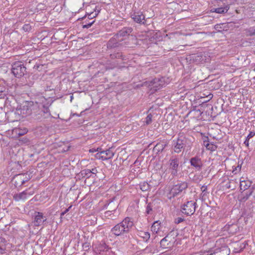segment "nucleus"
I'll return each mask as SVG.
<instances>
[{
	"label": "nucleus",
	"mask_w": 255,
	"mask_h": 255,
	"mask_svg": "<svg viewBox=\"0 0 255 255\" xmlns=\"http://www.w3.org/2000/svg\"><path fill=\"white\" fill-rule=\"evenodd\" d=\"M133 226V221L126 217L121 222L111 229V232L115 236H121L128 234Z\"/></svg>",
	"instance_id": "obj_1"
},
{
	"label": "nucleus",
	"mask_w": 255,
	"mask_h": 255,
	"mask_svg": "<svg viewBox=\"0 0 255 255\" xmlns=\"http://www.w3.org/2000/svg\"><path fill=\"white\" fill-rule=\"evenodd\" d=\"M193 138L191 136H186L182 134H180L176 140L173 141V148L175 152L180 153L185 147H190L191 146Z\"/></svg>",
	"instance_id": "obj_2"
},
{
	"label": "nucleus",
	"mask_w": 255,
	"mask_h": 255,
	"mask_svg": "<svg viewBox=\"0 0 255 255\" xmlns=\"http://www.w3.org/2000/svg\"><path fill=\"white\" fill-rule=\"evenodd\" d=\"M11 72L16 77L20 78L24 75L26 68L22 62L16 61L12 65Z\"/></svg>",
	"instance_id": "obj_3"
},
{
	"label": "nucleus",
	"mask_w": 255,
	"mask_h": 255,
	"mask_svg": "<svg viewBox=\"0 0 255 255\" xmlns=\"http://www.w3.org/2000/svg\"><path fill=\"white\" fill-rule=\"evenodd\" d=\"M196 202L193 201L186 202L181 206V212L187 215L190 216L194 214L196 210Z\"/></svg>",
	"instance_id": "obj_4"
},
{
	"label": "nucleus",
	"mask_w": 255,
	"mask_h": 255,
	"mask_svg": "<svg viewBox=\"0 0 255 255\" xmlns=\"http://www.w3.org/2000/svg\"><path fill=\"white\" fill-rule=\"evenodd\" d=\"M188 186L187 182L185 181L178 183L177 184L173 185L169 193V194L171 195L170 198L177 196L183 190L187 189Z\"/></svg>",
	"instance_id": "obj_5"
},
{
	"label": "nucleus",
	"mask_w": 255,
	"mask_h": 255,
	"mask_svg": "<svg viewBox=\"0 0 255 255\" xmlns=\"http://www.w3.org/2000/svg\"><path fill=\"white\" fill-rule=\"evenodd\" d=\"M179 159L176 157H172L169 160V170L171 175L174 176L178 175L179 171Z\"/></svg>",
	"instance_id": "obj_6"
},
{
	"label": "nucleus",
	"mask_w": 255,
	"mask_h": 255,
	"mask_svg": "<svg viewBox=\"0 0 255 255\" xmlns=\"http://www.w3.org/2000/svg\"><path fill=\"white\" fill-rule=\"evenodd\" d=\"M30 179V175L26 173L16 175L12 181L16 187H20Z\"/></svg>",
	"instance_id": "obj_7"
},
{
	"label": "nucleus",
	"mask_w": 255,
	"mask_h": 255,
	"mask_svg": "<svg viewBox=\"0 0 255 255\" xmlns=\"http://www.w3.org/2000/svg\"><path fill=\"white\" fill-rule=\"evenodd\" d=\"M130 17L134 22L139 24H145L146 23L145 15L140 11H134L131 13Z\"/></svg>",
	"instance_id": "obj_8"
},
{
	"label": "nucleus",
	"mask_w": 255,
	"mask_h": 255,
	"mask_svg": "<svg viewBox=\"0 0 255 255\" xmlns=\"http://www.w3.org/2000/svg\"><path fill=\"white\" fill-rule=\"evenodd\" d=\"M165 85L164 80L163 78L161 79L155 78L153 79L150 84V86L152 87L155 91L160 89Z\"/></svg>",
	"instance_id": "obj_9"
},
{
	"label": "nucleus",
	"mask_w": 255,
	"mask_h": 255,
	"mask_svg": "<svg viewBox=\"0 0 255 255\" xmlns=\"http://www.w3.org/2000/svg\"><path fill=\"white\" fill-rule=\"evenodd\" d=\"M190 163L191 165L194 167L197 171H200L203 166V163L201 158L198 156L192 157L190 160Z\"/></svg>",
	"instance_id": "obj_10"
},
{
	"label": "nucleus",
	"mask_w": 255,
	"mask_h": 255,
	"mask_svg": "<svg viewBox=\"0 0 255 255\" xmlns=\"http://www.w3.org/2000/svg\"><path fill=\"white\" fill-rule=\"evenodd\" d=\"M46 218L41 212H35L34 224L35 226H39L43 224L46 221Z\"/></svg>",
	"instance_id": "obj_11"
},
{
	"label": "nucleus",
	"mask_w": 255,
	"mask_h": 255,
	"mask_svg": "<svg viewBox=\"0 0 255 255\" xmlns=\"http://www.w3.org/2000/svg\"><path fill=\"white\" fill-rule=\"evenodd\" d=\"M45 115H46L47 116L50 115L49 110L47 108H46L44 111L39 110L37 114H34L32 115V118L35 120L41 121L45 118V117H43Z\"/></svg>",
	"instance_id": "obj_12"
},
{
	"label": "nucleus",
	"mask_w": 255,
	"mask_h": 255,
	"mask_svg": "<svg viewBox=\"0 0 255 255\" xmlns=\"http://www.w3.org/2000/svg\"><path fill=\"white\" fill-rule=\"evenodd\" d=\"M119 37L116 35H114L113 37L111 38L107 43V47L108 48H113L117 47H119L121 43L119 41H121L122 39H118Z\"/></svg>",
	"instance_id": "obj_13"
},
{
	"label": "nucleus",
	"mask_w": 255,
	"mask_h": 255,
	"mask_svg": "<svg viewBox=\"0 0 255 255\" xmlns=\"http://www.w3.org/2000/svg\"><path fill=\"white\" fill-rule=\"evenodd\" d=\"M32 193H28L26 191H24L18 194H15L13 196V199L16 201L20 200H25L27 199L28 196L31 195Z\"/></svg>",
	"instance_id": "obj_14"
},
{
	"label": "nucleus",
	"mask_w": 255,
	"mask_h": 255,
	"mask_svg": "<svg viewBox=\"0 0 255 255\" xmlns=\"http://www.w3.org/2000/svg\"><path fill=\"white\" fill-rule=\"evenodd\" d=\"M166 146L167 143L165 141L158 142L153 148V152H155L156 154H158L162 152Z\"/></svg>",
	"instance_id": "obj_15"
},
{
	"label": "nucleus",
	"mask_w": 255,
	"mask_h": 255,
	"mask_svg": "<svg viewBox=\"0 0 255 255\" xmlns=\"http://www.w3.org/2000/svg\"><path fill=\"white\" fill-rule=\"evenodd\" d=\"M132 29L131 27H124L122 29L120 30L117 34H116L119 38L124 37L129 35L132 32Z\"/></svg>",
	"instance_id": "obj_16"
},
{
	"label": "nucleus",
	"mask_w": 255,
	"mask_h": 255,
	"mask_svg": "<svg viewBox=\"0 0 255 255\" xmlns=\"http://www.w3.org/2000/svg\"><path fill=\"white\" fill-rule=\"evenodd\" d=\"M6 241L2 237H0V255H6V252H5V248L3 247Z\"/></svg>",
	"instance_id": "obj_17"
},
{
	"label": "nucleus",
	"mask_w": 255,
	"mask_h": 255,
	"mask_svg": "<svg viewBox=\"0 0 255 255\" xmlns=\"http://www.w3.org/2000/svg\"><path fill=\"white\" fill-rule=\"evenodd\" d=\"M101 153L104 155V158H107V160L112 158L114 155V153L110 148L106 150L101 151Z\"/></svg>",
	"instance_id": "obj_18"
},
{
	"label": "nucleus",
	"mask_w": 255,
	"mask_h": 255,
	"mask_svg": "<svg viewBox=\"0 0 255 255\" xmlns=\"http://www.w3.org/2000/svg\"><path fill=\"white\" fill-rule=\"evenodd\" d=\"M92 173H94V172L91 171L90 169H85L82 170L79 173V175L82 177H86L89 178L91 177Z\"/></svg>",
	"instance_id": "obj_19"
},
{
	"label": "nucleus",
	"mask_w": 255,
	"mask_h": 255,
	"mask_svg": "<svg viewBox=\"0 0 255 255\" xmlns=\"http://www.w3.org/2000/svg\"><path fill=\"white\" fill-rule=\"evenodd\" d=\"M100 12V9H97V7L96 6L94 9V11L87 14V15H88L87 18L89 20H92L94 18L96 17L99 14ZM86 15H87V14L86 15Z\"/></svg>",
	"instance_id": "obj_20"
},
{
	"label": "nucleus",
	"mask_w": 255,
	"mask_h": 255,
	"mask_svg": "<svg viewBox=\"0 0 255 255\" xmlns=\"http://www.w3.org/2000/svg\"><path fill=\"white\" fill-rule=\"evenodd\" d=\"M118 204L115 203L113 200H111L107 205V208L112 211V212L115 211L118 208Z\"/></svg>",
	"instance_id": "obj_21"
},
{
	"label": "nucleus",
	"mask_w": 255,
	"mask_h": 255,
	"mask_svg": "<svg viewBox=\"0 0 255 255\" xmlns=\"http://www.w3.org/2000/svg\"><path fill=\"white\" fill-rule=\"evenodd\" d=\"M138 236L142 238L144 241L147 242L150 238V234L147 232H140L138 233Z\"/></svg>",
	"instance_id": "obj_22"
},
{
	"label": "nucleus",
	"mask_w": 255,
	"mask_h": 255,
	"mask_svg": "<svg viewBox=\"0 0 255 255\" xmlns=\"http://www.w3.org/2000/svg\"><path fill=\"white\" fill-rule=\"evenodd\" d=\"M229 9V6L226 5L225 7H220L214 9V11L218 13H225L227 12Z\"/></svg>",
	"instance_id": "obj_23"
},
{
	"label": "nucleus",
	"mask_w": 255,
	"mask_h": 255,
	"mask_svg": "<svg viewBox=\"0 0 255 255\" xmlns=\"http://www.w3.org/2000/svg\"><path fill=\"white\" fill-rule=\"evenodd\" d=\"M167 238V236H166L165 238H164L160 241V247L163 249H167L168 248V245L170 243V242L168 241Z\"/></svg>",
	"instance_id": "obj_24"
},
{
	"label": "nucleus",
	"mask_w": 255,
	"mask_h": 255,
	"mask_svg": "<svg viewBox=\"0 0 255 255\" xmlns=\"http://www.w3.org/2000/svg\"><path fill=\"white\" fill-rule=\"evenodd\" d=\"M94 22L95 20L91 21V20H89L87 18L85 20V21L83 22L82 27L83 28H89L92 25V24Z\"/></svg>",
	"instance_id": "obj_25"
},
{
	"label": "nucleus",
	"mask_w": 255,
	"mask_h": 255,
	"mask_svg": "<svg viewBox=\"0 0 255 255\" xmlns=\"http://www.w3.org/2000/svg\"><path fill=\"white\" fill-rule=\"evenodd\" d=\"M140 189L142 191H146L150 189V185L146 182H141L139 184Z\"/></svg>",
	"instance_id": "obj_26"
},
{
	"label": "nucleus",
	"mask_w": 255,
	"mask_h": 255,
	"mask_svg": "<svg viewBox=\"0 0 255 255\" xmlns=\"http://www.w3.org/2000/svg\"><path fill=\"white\" fill-rule=\"evenodd\" d=\"M251 196V193H245L239 197V200L241 202H245Z\"/></svg>",
	"instance_id": "obj_27"
},
{
	"label": "nucleus",
	"mask_w": 255,
	"mask_h": 255,
	"mask_svg": "<svg viewBox=\"0 0 255 255\" xmlns=\"http://www.w3.org/2000/svg\"><path fill=\"white\" fill-rule=\"evenodd\" d=\"M160 227V223L159 221H155L151 226V230L154 232L157 233L159 231Z\"/></svg>",
	"instance_id": "obj_28"
},
{
	"label": "nucleus",
	"mask_w": 255,
	"mask_h": 255,
	"mask_svg": "<svg viewBox=\"0 0 255 255\" xmlns=\"http://www.w3.org/2000/svg\"><path fill=\"white\" fill-rule=\"evenodd\" d=\"M255 135V131H251L249 134L248 135L247 137H246V140L244 141V144L247 147H248L249 145V140L252 137H254Z\"/></svg>",
	"instance_id": "obj_29"
},
{
	"label": "nucleus",
	"mask_w": 255,
	"mask_h": 255,
	"mask_svg": "<svg viewBox=\"0 0 255 255\" xmlns=\"http://www.w3.org/2000/svg\"><path fill=\"white\" fill-rule=\"evenodd\" d=\"M251 183L250 182L247 183L245 181H242L240 183L241 189H242V187L244 186V190L245 191L248 189L251 186Z\"/></svg>",
	"instance_id": "obj_30"
},
{
	"label": "nucleus",
	"mask_w": 255,
	"mask_h": 255,
	"mask_svg": "<svg viewBox=\"0 0 255 255\" xmlns=\"http://www.w3.org/2000/svg\"><path fill=\"white\" fill-rule=\"evenodd\" d=\"M247 35L250 36H255V28L254 27H250L246 29Z\"/></svg>",
	"instance_id": "obj_31"
},
{
	"label": "nucleus",
	"mask_w": 255,
	"mask_h": 255,
	"mask_svg": "<svg viewBox=\"0 0 255 255\" xmlns=\"http://www.w3.org/2000/svg\"><path fill=\"white\" fill-rule=\"evenodd\" d=\"M123 54L121 53H120V52H117V53H113V54H110V57L112 59H115V58L120 59V58H121V59H123Z\"/></svg>",
	"instance_id": "obj_32"
},
{
	"label": "nucleus",
	"mask_w": 255,
	"mask_h": 255,
	"mask_svg": "<svg viewBox=\"0 0 255 255\" xmlns=\"http://www.w3.org/2000/svg\"><path fill=\"white\" fill-rule=\"evenodd\" d=\"M152 115L151 114H148L145 118V123L146 125H150L152 122Z\"/></svg>",
	"instance_id": "obj_33"
},
{
	"label": "nucleus",
	"mask_w": 255,
	"mask_h": 255,
	"mask_svg": "<svg viewBox=\"0 0 255 255\" xmlns=\"http://www.w3.org/2000/svg\"><path fill=\"white\" fill-rule=\"evenodd\" d=\"M152 207L153 206L151 203H148L146 208V212L147 214H151Z\"/></svg>",
	"instance_id": "obj_34"
},
{
	"label": "nucleus",
	"mask_w": 255,
	"mask_h": 255,
	"mask_svg": "<svg viewBox=\"0 0 255 255\" xmlns=\"http://www.w3.org/2000/svg\"><path fill=\"white\" fill-rule=\"evenodd\" d=\"M217 148V146L212 143H210L209 145L207 146V149L212 151L216 150Z\"/></svg>",
	"instance_id": "obj_35"
},
{
	"label": "nucleus",
	"mask_w": 255,
	"mask_h": 255,
	"mask_svg": "<svg viewBox=\"0 0 255 255\" xmlns=\"http://www.w3.org/2000/svg\"><path fill=\"white\" fill-rule=\"evenodd\" d=\"M154 249L152 246L149 245V246L146 247V248L144 249V252L146 253H153Z\"/></svg>",
	"instance_id": "obj_36"
},
{
	"label": "nucleus",
	"mask_w": 255,
	"mask_h": 255,
	"mask_svg": "<svg viewBox=\"0 0 255 255\" xmlns=\"http://www.w3.org/2000/svg\"><path fill=\"white\" fill-rule=\"evenodd\" d=\"M95 157L97 159H101L103 160H107V158H104V155H103L102 153H101V150H100V152H98V153H97L96 154Z\"/></svg>",
	"instance_id": "obj_37"
},
{
	"label": "nucleus",
	"mask_w": 255,
	"mask_h": 255,
	"mask_svg": "<svg viewBox=\"0 0 255 255\" xmlns=\"http://www.w3.org/2000/svg\"><path fill=\"white\" fill-rule=\"evenodd\" d=\"M22 29L24 31L26 32H28L31 30V27L29 24H25L24 25H23Z\"/></svg>",
	"instance_id": "obj_38"
},
{
	"label": "nucleus",
	"mask_w": 255,
	"mask_h": 255,
	"mask_svg": "<svg viewBox=\"0 0 255 255\" xmlns=\"http://www.w3.org/2000/svg\"><path fill=\"white\" fill-rule=\"evenodd\" d=\"M112 211L109 210L108 211H107L105 213V217L108 218L109 219H111L114 220V219L113 217H110V216L112 215Z\"/></svg>",
	"instance_id": "obj_39"
},
{
	"label": "nucleus",
	"mask_w": 255,
	"mask_h": 255,
	"mask_svg": "<svg viewBox=\"0 0 255 255\" xmlns=\"http://www.w3.org/2000/svg\"><path fill=\"white\" fill-rule=\"evenodd\" d=\"M184 219L181 217H178L175 219L174 222L176 224H179V223L182 222Z\"/></svg>",
	"instance_id": "obj_40"
},
{
	"label": "nucleus",
	"mask_w": 255,
	"mask_h": 255,
	"mask_svg": "<svg viewBox=\"0 0 255 255\" xmlns=\"http://www.w3.org/2000/svg\"><path fill=\"white\" fill-rule=\"evenodd\" d=\"M234 182L233 181H229L226 184L225 186L226 187L227 189H230L232 188V186H231V183H233Z\"/></svg>",
	"instance_id": "obj_41"
},
{
	"label": "nucleus",
	"mask_w": 255,
	"mask_h": 255,
	"mask_svg": "<svg viewBox=\"0 0 255 255\" xmlns=\"http://www.w3.org/2000/svg\"><path fill=\"white\" fill-rule=\"evenodd\" d=\"M215 28L216 30H218V31H221V29H222V27H221V24H217L216 25H215Z\"/></svg>",
	"instance_id": "obj_42"
},
{
	"label": "nucleus",
	"mask_w": 255,
	"mask_h": 255,
	"mask_svg": "<svg viewBox=\"0 0 255 255\" xmlns=\"http://www.w3.org/2000/svg\"><path fill=\"white\" fill-rule=\"evenodd\" d=\"M69 211V209H66L64 211L62 212L60 214V218L62 219V216H64Z\"/></svg>",
	"instance_id": "obj_43"
},
{
	"label": "nucleus",
	"mask_w": 255,
	"mask_h": 255,
	"mask_svg": "<svg viewBox=\"0 0 255 255\" xmlns=\"http://www.w3.org/2000/svg\"><path fill=\"white\" fill-rule=\"evenodd\" d=\"M101 149V148H98L97 149H94V148H92V149H90L89 150V152H95L96 151H100Z\"/></svg>",
	"instance_id": "obj_44"
},
{
	"label": "nucleus",
	"mask_w": 255,
	"mask_h": 255,
	"mask_svg": "<svg viewBox=\"0 0 255 255\" xmlns=\"http://www.w3.org/2000/svg\"><path fill=\"white\" fill-rule=\"evenodd\" d=\"M204 145L207 148V145H209L210 143H209L208 140H204L203 141Z\"/></svg>",
	"instance_id": "obj_45"
},
{
	"label": "nucleus",
	"mask_w": 255,
	"mask_h": 255,
	"mask_svg": "<svg viewBox=\"0 0 255 255\" xmlns=\"http://www.w3.org/2000/svg\"><path fill=\"white\" fill-rule=\"evenodd\" d=\"M247 244V243H246V244H245V243L242 244V245H241V246H240L241 250H243L245 248L246 245Z\"/></svg>",
	"instance_id": "obj_46"
},
{
	"label": "nucleus",
	"mask_w": 255,
	"mask_h": 255,
	"mask_svg": "<svg viewBox=\"0 0 255 255\" xmlns=\"http://www.w3.org/2000/svg\"><path fill=\"white\" fill-rule=\"evenodd\" d=\"M253 191H254V188H252L249 189V190L247 191L245 193H251V195H252L253 194Z\"/></svg>",
	"instance_id": "obj_47"
},
{
	"label": "nucleus",
	"mask_w": 255,
	"mask_h": 255,
	"mask_svg": "<svg viewBox=\"0 0 255 255\" xmlns=\"http://www.w3.org/2000/svg\"><path fill=\"white\" fill-rule=\"evenodd\" d=\"M206 189H207V186H206L203 185L201 187V190H202L203 192H205L206 190Z\"/></svg>",
	"instance_id": "obj_48"
},
{
	"label": "nucleus",
	"mask_w": 255,
	"mask_h": 255,
	"mask_svg": "<svg viewBox=\"0 0 255 255\" xmlns=\"http://www.w3.org/2000/svg\"><path fill=\"white\" fill-rule=\"evenodd\" d=\"M107 247V245L105 244H104L102 246L101 248H104V249H100V251H104V249H106Z\"/></svg>",
	"instance_id": "obj_49"
},
{
	"label": "nucleus",
	"mask_w": 255,
	"mask_h": 255,
	"mask_svg": "<svg viewBox=\"0 0 255 255\" xmlns=\"http://www.w3.org/2000/svg\"><path fill=\"white\" fill-rule=\"evenodd\" d=\"M91 171L94 172V173H95V172H97V169L96 168H93L92 170H91Z\"/></svg>",
	"instance_id": "obj_50"
},
{
	"label": "nucleus",
	"mask_w": 255,
	"mask_h": 255,
	"mask_svg": "<svg viewBox=\"0 0 255 255\" xmlns=\"http://www.w3.org/2000/svg\"><path fill=\"white\" fill-rule=\"evenodd\" d=\"M27 132V130L25 129V131L23 133H19L20 135H23L24 133H26Z\"/></svg>",
	"instance_id": "obj_51"
},
{
	"label": "nucleus",
	"mask_w": 255,
	"mask_h": 255,
	"mask_svg": "<svg viewBox=\"0 0 255 255\" xmlns=\"http://www.w3.org/2000/svg\"><path fill=\"white\" fill-rule=\"evenodd\" d=\"M32 102H30L29 104H28V107H30V106H31L32 105Z\"/></svg>",
	"instance_id": "obj_52"
},
{
	"label": "nucleus",
	"mask_w": 255,
	"mask_h": 255,
	"mask_svg": "<svg viewBox=\"0 0 255 255\" xmlns=\"http://www.w3.org/2000/svg\"><path fill=\"white\" fill-rule=\"evenodd\" d=\"M82 19H86V16H85L83 17L82 18Z\"/></svg>",
	"instance_id": "obj_53"
},
{
	"label": "nucleus",
	"mask_w": 255,
	"mask_h": 255,
	"mask_svg": "<svg viewBox=\"0 0 255 255\" xmlns=\"http://www.w3.org/2000/svg\"><path fill=\"white\" fill-rule=\"evenodd\" d=\"M27 114H31V113H30V111L27 112Z\"/></svg>",
	"instance_id": "obj_54"
},
{
	"label": "nucleus",
	"mask_w": 255,
	"mask_h": 255,
	"mask_svg": "<svg viewBox=\"0 0 255 255\" xmlns=\"http://www.w3.org/2000/svg\"><path fill=\"white\" fill-rule=\"evenodd\" d=\"M72 207V206H70L69 208H68L67 209H69V210H70V208Z\"/></svg>",
	"instance_id": "obj_55"
},
{
	"label": "nucleus",
	"mask_w": 255,
	"mask_h": 255,
	"mask_svg": "<svg viewBox=\"0 0 255 255\" xmlns=\"http://www.w3.org/2000/svg\"><path fill=\"white\" fill-rule=\"evenodd\" d=\"M72 99H73V96H71V100H72Z\"/></svg>",
	"instance_id": "obj_56"
}]
</instances>
